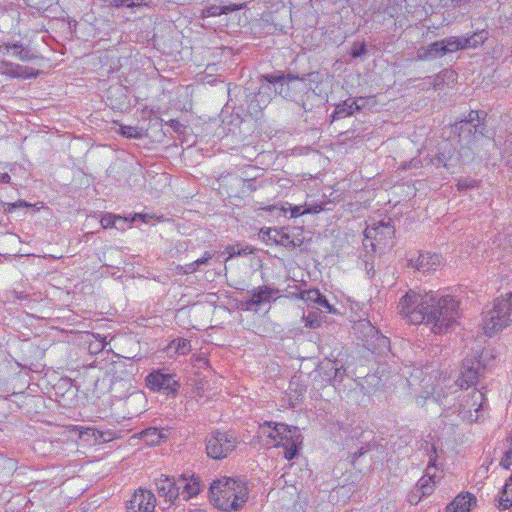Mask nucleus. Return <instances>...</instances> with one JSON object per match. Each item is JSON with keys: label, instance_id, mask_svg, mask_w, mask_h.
I'll use <instances>...</instances> for the list:
<instances>
[{"label": "nucleus", "instance_id": "nucleus-46", "mask_svg": "<svg viewBox=\"0 0 512 512\" xmlns=\"http://www.w3.org/2000/svg\"><path fill=\"white\" fill-rule=\"evenodd\" d=\"M291 217H298L305 214L302 206H292L290 207Z\"/></svg>", "mask_w": 512, "mask_h": 512}, {"label": "nucleus", "instance_id": "nucleus-5", "mask_svg": "<svg viewBox=\"0 0 512 512\" xmlns=\"http://www.w3.org/2000/svg\"><path fill=\"white\" fill-rule=\"evenodd\" d=\"M512 323V292L497 298L493 308L483 316V330L492 336Z\"/></svg>", "mask_w": 512, "mask_h": 512}, {"label": "nucleus", "instance_id": "nucleus-47", "mask_svg": "<svg viewBox=\"0 0 512 512\" xmlns=\"http://www.w3.org/2000/svg\"><path fill=\"white\" fill-rule=\"evenodd\" d=\"M198 269V265H196V260L192 263L186 264L183 267V272L185 274L194 273Z\"/></svg>", "mask_w": 512, "mask_h": 512}, {"label": "nucleus", "instance_id": "nucleus-37", "mask_svg": "<svg viewBox=\"0 0 512 512\" xmlns=\"http://www.w3.org/2000/svg\"><path fill=\"white\" fill-rule=\"evenodd\" d=\"M454 77V71L450 70V69H444L443 71H441L439 74L436 75V77L434 78V88H438L443 82L445 79H453Z\"/></svg>", "mask_w": 512, "mask_h": 512}, {"label": "nucleus", "instance_id": "nucleus-29", "mask_svg": "<svg viewBox=\"0 0 512 512\" xmlns=\"http://www.w3.org/2000/svg\"><path fill=\"white\" fill-rule=\"evenodd\" d=\"M238 7L234 6H220V5H211L202 11V17H215L222 14H227L229 12L237 10Z\"/></svg>", "mask_w": 512, "mask_h": 512}, {"label": "nucleus", "instance_id": "nucleus-22", "mask_svg": "<svg viewBox=\"0 0 512 512\" xmlns=\"http://www.w3.org/2000/svg\"><path fill=\"white\" fill-rule=\"evenodd\" d=\"M204 484L200 481L199 477L194 475L186 474V484L184 486V500H189L190 498L198 495L203 489Z\"/></svg>", "mask_w": 512, "mask_h": 512}, {"label": "nucleus", "instance_id": "nucleus-20", "mask_svg": "<svg viewBox=\"0 0 512 512\" xmlns=\"http://www.w3.org/2000/svg\"><path fill=\"white\" fill-rule=\"evenodd\" d=\"M1 49H5L6 52L13 50V56H15L17 59L23 62L31 61L34 58H36V56L31 52V50L24 47L20 42L14 44L2 43L0 44V50Z\"/></svg>", "mask_w": 512, "mask_h": 512}, {"label": "nucleus", "instance_id": "nucleus-52", "mask_svg": "<svg viewBox=\"0 0 512 512\" xmlns=\"http://www.w3.org/2000/svg\"><path fill=\"white\" fill-rule=\"evenodd\" d=\"M15 297L19 300H24L28 298L27 294H24L23 292H15Z\"/></svg>", "mask_w": 512, "mask_h": 512}, {"label": "nucleus", "instance_id": "nucleus-17", "mask_svg": "<svg viewBox=\"0 0 512 512\" xmlns=\"http://www.w3.org/2000/svg\"><path fill=\"white\" fill-rule=\"evenodd\" d=\"M175 477L161 475L156 479V488L160 497L173 503L177 500V491L175 490Z\"/></svg>", "mask_w": 512, "mask_h": 512}, {"label": "nucleus", "instance_id": "nucleus-21", "mask_svg": "<svg viewBox=\"0 0 512 512\" xmlns=\"http://www.w3.org/2000/svg\"><path fill=\"white\" fill-rule=\"evenodd\" d=\"M486 117V113L483 111H471L465 120L459 122L460 129L463 130L466 126H472L475 129V133L479 132L483 136L482 121Z\"/></svg>", "mask_w": 512, "mask_h": 512}, {"label": "nucleus", "instance_id": "nucleus-44", "mask_svg": "<svg viewBox=\"0 0 512 512\" xmlns=\"http://www.w3.org/2000/svg\"><path fill=\"white\" fill-rule=\"evenodd\" d=\"M213 256H214V253L206 251L201 258L196 260V265H198V267H199L201 265L207 264L208 261L210 259H212Z\"/></svg>", "mask_w": 512, "mask_h": 512}, {"label": "nucleus", "instance_id": "nucleus-38", "mask_svg": "<svg viewBox=\"0 0 512 512\" xmlns=\"http://www.w3.org/2000/svg\"><path fill=\"white\" fill-rule=\"evenodd\" d=\"M121 134L127 138H138L140 133L136 127L121 125Z\"/></svg>", "mask_w": 512, "mask_h": 512}, {"label": "nucleus", "instance_id": "nucleus-36", "mask_svg": "<svg viewBox=\"0 0 512 512\" xmlns=\"http://www.w3.org/2000/svg\"><path fill=\"white\" fill-rule=\"evenodd\" d=\"M226 252L229 255V258L239 256V255H248L252 253V250L248 247L240 248L239 245H228L226 247Z\"/></svg>", "mask_w": 512, "mask_h": 512}, {"label": "nucleus", "instance_id": "nucleus-14", "mask_svg": "<svg viewBox=\"0 0 512 512\" xmlns=\"http://www.w3.org/2000/svg\"><path fill=\"white\" fill-rule=\"evenodd\" d=\"M365 237L371 238L381 243L383 240H391L394 235V227L391 225V219L388 221L380 220L374 226H367L365 229Z\"/></svg>", "mask_w": 512, "mask_h": 512}, {"label": "nucleus", "instance_id": "nucleus-45", "mask_svg": "<svg viewBox=\"0 0 512 512\" xmlns=\"http://www.w3.org/2000/svg\"><path fill=\"white\" fill-rule=\"evenodd\" d=\"M323 210L322 204H316L311 206H306L304 209L305 214L308 213H318Z\"/></svg>", "mask_w": 512, "mask_h": 512}, {"label": "nucleus", "instance_id": "nucleus-50", "mask_svg": "<svg viewBox=\"0 0 512 512\" xmlns=\"http://www.w3.org/2000/svg\"><path fill=\"white\" fill-rule=\"evenodd\" d=\"M11 177L8 173H1L0 174V182L1 183H10Z\"/></svg>", "mask_w": 512, "mask_h": 512}, {"label": "nucleus", "instance_id": "nucleus-42", "mask_svg": "<svg viewBox=\"0 0 512 512\" xmlns=\"http://www.w3.org/2000/svg\"><path fill=\"white\" fill-rule=\"evenodd\" d=\"M366 46L364 43L362 44H359V45H354L352 50H351V56L353 58H358L362 55H364L366 53Z\"/></svg>", "mask_w": 512, "mask_h": 512}, {"label": "nucleus", "instance_id": "nucleus-2", "mask_svg": "<svg viewBox=\"0 0 512 512\" xmlns=\"http://www.w3.org/2000/svg\"><path fill=\"white\" fill-rule=\"evenodd\" d=\"M453 390L444 389L442 386H436L433 389V398L443 406V416L446 419H451L454 415L457 420L473 423L479 421L483 415L486 404V398L483 392L473 389L468 393H461L457 397H452L455 393Z\"/></svg>", "mask_w": 512, "mask_h": 512}, {"label": "nucleus", "instance_id": "nucleus-24", "mask_svg": "<svg viewBox=\"0 0 512 512\" xmlns=\"http://www.w3.org/2000/svg\"><path fill=\"white\" fill-rule=\"evenodd\" d=\"M443 44L442 40H440L430 44L427 48H421L418 51V59L424 60L445 55Z\"/></svg>", "mask_w": 512, "mask_h": 512}, {"label": "nucleus", "instance_id": "nucleus-48", "mask_svg": "<svg viewBox=\"0 0 512 512\" xmlns=\"http://www.w3.org/2000/svg\"><path fill=\"white\" fill-rule=\"evenodd\" d=\"M175 132H180L183 125L176 119H171L168 123H167Z\"/></svg>", "mask_w": 512, "mask_h": 512}, {"label": "nucleus", "instance_id": "nucleus-51", "mask_svg": "<svg viewBox=\"0 0 512 512\" xmlns=\"http://www.w3.org/2000/svg\"><path fill=\"white\" fill-rule=\"evenodd\" d=\"M16 208L31 207L32 205L24 200H18L15 202Z\"/></svg>", "mask_w": 512, "mask_h": 512}, {"label": "nucleus", "instance_id": "nucleus-10", "mask_svg": "<svg viewBox=\"0 0 512 512\" xmlns=\"http://www.w3.org/2000/svg\"><path fill=\"white\" fill-rule=\"evenodd\" d=\"M262 239L288 249H295L303 244V239L290 234L287 228H262L260 230Z\"/></svg>", "mask_w": 512, "mask_h": 512}, {"label": "nucleus", "instance_id": "nucleus-54", "mask_svg": "<svg viewBox=\"0 0 512 512\" xmlns=\"http://www.w3.org/2000/svg\"><path fill=\"white\" fill-rule=\"evenodd\" d=\"M340 375H341L340 369L337 368L336 372H335V377H339Z\"/></svg>", "mask_w": 512, "mask_h": 512}, {"label": "nucleus", "instance_id": "nucleus-43", "mask_svg": "<svg viewBox=\"0 0 512 512\" xmlns=\"http://www.w3.org/2000/svg\"><path fill=\"white\" fill-rule=\"evenodd\" d=\"M505 153L507 154V161L512 162V133L506 139Z\"/></svg>", "mask_w": 512, "mask_h": 512}, {"label": "nucleus", "instance_id": "nucleus-27", "mask_svg": "<svg viewBox=\"0 0 512 512\" xmlns=\"http://www.w3.org/2000/svg\"><path fill=\"white\" fill-rule=\"evenodd\" d=\"M512 506V475L504 485L498 500V508L506 510Z\"/></svg>", "mask_w": 512, "mask_h": 512}, {"label": "nucleus", "instance_id": "nucleus-18", "mask_svg": "<svg viewBox=\"0 0 512 512\" xmlns=\"http://www.w3.org/2000/svg\"><path fill=\"white\" fill-rule=\"evenodd\" d=\"M432 468H435V465L430 463L426 468L425 475L422 476L416 484V490L420 492L422 496L430 495L433 491L435 483L440 478V476H437L436 473L430 472Z\"/></svg>", "mask_w": 512, "mask_h": 512}, {"label": "nucleus", "instance_id": "nucleus-55", "mask_svg": "<svg viewBox=\"0 0 512 512\" xmlns=\"http://www.w3.org/2000/svg\"><path fill=\"white\" fill-rule=\"evenodd\" d=\"M359 324H360L361 326H365L366 324H367V325H369V322H365V323H364V322H360Z\"/></svg>", "mask_w": 512, "mask_h": 512}, {"label": "nucleus", "instance_id": "nucleus-49", "mask_svg": "<svg viewBox=\"0 0 512 512\" xmlns=\"http://www.w3.org/2000/svg\"><path fill=\"white\" fill-rule=\"evenodd\" d=\"M16 208V204L15 202L14 203H7L5 206H4V211L6 213H12Z\"/></svg>", "mask_w": 512, "mask_h": 512}, {"label": "nucleus", "instance_id": "nucleus-26", "mask_svg": "<svg viewBox=\"0 0 512 512\" xmlns=\"http://www.w3.org/2000/svg\"><path fill=\"white\" fill-rule=\"evenodd\" d=\"M140 439H142L147 445L155 446L161 442L164 438L163 433L156 427H149L142 430L139 433Z\"/></svg>", "mask_w": 512, "mask_h": 512}, {"label": "nucleus", "instance_id": "nucleus-15", "mask_svg": "<svg viewBox=\"0 0 512 512\" xmlns=\"http://www.w3.org/2000/svg\"><path fill=\"white\" fill-rule=\"evenodd\" d=\"M148 218H150V216L147 214H135L131 219H128L126 217L107 213L101 217L100 223L104 229L115 227L117 229L124 230V225L128 222L132 223L137 219H141L143 222H147Z\"/></svg>", "mask_w": 512, "mask_h": 512}, {"label": "nucleus", "instance_id": "nucleus-9", "mask_svg": "<svg viewBox=\"0 0 512 512\" xmlns=\"http://www.w3.org/2000/svg\"><path fill=\"white\" fill-rule=\"evenodd\" d=\"M218 180L220 188L225 189L229 197L245 195L257 189L254 179H244L234 174L221 175Z\"/></svg>", "mask_w": 512, "mask_h": 512}, {"label": "nucleus", "instance_id": "nucleus-11", "mask_svg": "<svg viewBox=\"0 0 512 512\" xmlns=\"http://www.w3.org/2000/svg\"><path fill=\"white\" fill-rule=\"evenodd\" d=\"M155 503V495L150 490L139 489L128 502L127 512H153Z\"/></svg>", "mask_w": 512, "mask_h": 512}, {"label": "nucleus", "instance_id": "nucleus-25", "mask_svg": "<svg viewBox=\"0 0 512 512\" xmlns=\"http://www.w3.org/2000/svg\"><path fill=\"white\" fill-rule=\"evenodd\" d=\"M360 109L357 101L355 99L349 98L345 100L342 104L336 106L334 110V118H343L353 114L354 111Z\"/></svg>", "mask_w": 512, "mask_h": 512}, {"label": "nucleus", "instance_id": "nucleus-8", "mask_svg": "<svg viewBox=\"0 0 512 512\" xmlns=\"http://www.w3.org/2000/svg\"><path fill=\"white\" fill-rule=\"evenodd\" d=\"M480 369L481 364L479 360L465 359L462 364L461 374L456 381L450 384V380L443 379L437 386H442L447 390H453L451 393H457L458 388H469L477 383Z\"/></svg>", "mask_w": 512, "mask_h": 512}, {"label": "nucleus", "instance_id": "nucleus-6", "mask_svg": "<svg viewBox=\"0 0 512 512\" xmlns=\"http://www.w3.org/2000/svg\"><path fill=\"white\" fill-rule=\"evenodd\" d=\"M237 445V438L230 432L215 430L206 437V453L215 460L226 458Z\"/></svg>", "mask_w": 512, "mask_h": 512}, {"label": "nucleus", "instance_id": "nucleus-34", "mask_svg": "<svg viewBox=\"0 0 512 512\" xmlns=\"http://www.w3.org/2000/svg\"><path fill=\"white\" fill-rule=\"evenodd\" d=\"M451 159L450 150L448 152H440L436 157L431 159V163L436 167H448V161Z\"/></svg>", "mask_w": 512, "mask_h": 512}, {"label": "nucleus", "instance_id": "nucleus-3", "mask_svg": "<svg viewBox=\"0 0 512 512\" xmlns=\"http://www.w3.org/2000/svg\"><path fill=\"white\" fill-rule=\"evenodd\" d=\"M211 502L220 510L230 512L240 509L248 499L246 485L232 478L214 480L209 488Z\"/></svg>", "mask_w": 512, "mask_h": 512}, {"label": "nucleus", "instance_id": "nucleus-40", "mask_svg": "<svg viewBox=\"0 0 512 512\" xmlns=\"http://www.w3.org/2000/svg\"><path fill=\"white\" fill-rule=\"evenodd\" d=\"M320 308H324L328 313L335 312L334 307L329 304L328 300L324 295H321V299H319V301H317L316 303V311H318Z\"/></svg>", "mask_w": 512, "mask_h": 512}, {"label": "nucleus", "instance_id": "nucleus-13", "mask_svg": "<svg viewBox=\"0 0 512 512\" xmlns=\"http://www.w3.org/2000/svg\"><path fill=\"white\" fill-rule=\"evenodd\" d=\"M441 256L438 254L419 253L417 257L409 259V266L426 273L435 270L441 264Z\"/></svg>", "mask_w": 512, "mask_h": 512}, {"label": "nucleus", "instance_id": "nucleus-39", "mask_svg": "<svg viewBox=\"0 0 512 512\" xmlns=\"http://www.w3.org/2000/svg\"><path fill=\"white\" fill-rule=\"evenodd\" d=\"M175 490L177 491V499L180 495L184 497V486L186 484V474H182L179 477H175Z\"/></svg>", "mask_w": 512, "mask_h": 512}, {"label": "nucleus", "instance_id": "nucleus-4", "mask_svg": "<svg viewBox=\"0 0 512 512\" xmlns=\"http://www.w3.org/2000/svg\"><path fill=\"white\" fill-rule=\"evenodd\" d=\"M259 433L268 439L267 444L284 448V457L294 459L298 454V446L302 437L297 427H290L284 423L264 422L260 425Z\"/></svg>", "mask_w": 512, "mask_h": 512}, {"label": "nucleus", "instance_id": "nucleus-28", "mask_svg": "<svg viewBox=\"0 0 512 512\" xmlns=\"http://www.w3.org/2000/svg\"><path fill=\"white\" fill-rule=\"evenodd\" d=\"M173 351L176 354L186 355L191 351V343L188 339L177 338L167 346V352Z\"/></svg>", "mask_w": 512, "mask_h": 512}, {"label": "nucleus", "instance_id": "nucleus-35", "mask_svg": "<svg viewBox=\"0 0 512 512\" xmlns=\"http://www.w3.org/2000/svg\"><path fill=\"white\" fill-rule=\"evenodd\" d=\"M111 5L115 8L125 6L127 8H134L143 6V0H112Z\"/></svg>", "mask_w": 512, "mask_h": 512}, {"label": "nucleus", "instance_id": "nucleus-16", "mask_svg": "<svg viewBox=\"0 0 512 512\" xmlns=\"http://www.w3.org/2000/svg\"><path fill=\"white\" fill-rule=\"evenodd\" d=\"M278 290L273 289L268 286H260L251 291V296L248 300H246L245 305L247 310H251L254 307H258L261 304L270 302L271 298L274 294H276Z\"/></svg>", "mask_w": 512, "mask_h": 512}, {"label": "nucleus", "instance_id": "nucleus-1", "mask_svg": "<svg viewBox=\"0 0 512 512\" xmlns=\"http://www.w3.org/2000/svg\"><path fill=\"white\" fill-rule=\"evenodd\" d=\"M398 314L409 323L424 324L434 334H444L460 317V303L451 295L410 289L397 305Z\"/></svg>", "mask_w": 512, "mask_h": 512}, {"label": "nucleus", "instance_id": "nucleus-23", "mask_svg": "<svg viewBox=\"0 0 512 512\" xmlns=\"http://www.w3.org/2000/svg\"><path fill=\"white\" fill-rule=\"evenodd\" d=\"M442 42L443 47L445 49V54L452 53L461 49H466L471 46V38H457V37H449L443 39Z\"/></svg>", "mask_w": 512, "mask_h": 512}, {"label": "nucleus", "instance_id": "nucleus-53", "mask_svg": "<svg viewBox=\"0 0 512 512\" xmlns=\"http://www.w3.org/2000/svg\"><path fill=\"white\" fill-rule=\"evenodd\" d=\"M409 502H410L411 504H417V503H418V500H417V499H415V497H412V496H411V497L409 498Z\"/></svg>", "mask_w": 512, "mask_h": 512}, {"label": "nucleus", "instance_id": "nucleus-12", "mask_svg": "<svg viewBox=\"0 0 512 512\" xmlns=\"http://www.w3.org/2000/svg\"><path fill=\"white\" fill-rule=\"evenodd\" d=\"M147 386L154 391L165 390L167 392H176L179 385L175 376L162 371H155L146 377Z\"/></svg>", "mask_w": 512, "mask_h": 512}, {"label": "nucleus", "instance_id": "nucleus-30", "mask_svg": "<svg viewBox=\"0 0 512 512\" xmlns=\"http://www.w3.org/2000/svg\"><path fill=\"white\" fill-rule=\"evenodd\" d=\"M7 73L13 77H30L32 74L29 73V68L14 64L12 62H6Z\"/></svg>", "mask_w": 512, "mask_h": 512}, {"label": "nucleus", "instance_id": "nucleus-33", "mask_svg": "<svg viewBox=\"0 0 512 512\" xmlns=\"http://www.w3.org/2000/svg\"><path fill=\"white\" fill-rule=\"evenodd\" d=\"M500 465L507 470L512 466V436L507 439V449L503 454Z\"/></svg>", "mask_w": 512, "mask_h": 512}, {"label": "nucleus", "instance_id": "nucleus-7", "mask_svg": "<svg viewBox=\"0 0 512 512\" xmlns=\"http://www.w3.org/2000/svg\"><path fill=\"white\" fill-rule=\"evenodd\" d=\"M262 81H266V84H262L257 93V101L262 102L265 106L269 102L271 91V84L274 85V92L282 95L284 98L289 96V84L298 81L299 77L291 74L284 75H263Z\"/></svg>", "mask_w": 512, "mask_h": 512}, {"label": "nucleus", "instance_id": "nucleus-31", "mask_svg": "<svg viewBox=\"0 0 512 512\" xmlns=\"http://www.w3.org/2000/svg\"><path fill=\"white\" fill-rule=\"evenodd\" d=\"M303 319L306 327L316 329L322 322L321 311H311L306 316H303Z\"/></svg>", "mask_w": 512, "mask_h": 512}, {"label": "nucleus", "instance_id": "nucleus-19", "mask_svg": "<svg viewBox=\"0 0 512 512\" xmlns=\"http://www.w3.org/2000/svg\"><path fill=\"white\" fill-rule=\"evenodd\" d=\"M476 503L472 494L458 495L446 508V512H469L471 506Z\"/></svg>", "mask_w": 512, "mask_h": 512}, {"label": "nucleus", "instance_id": "nucleus-41", "mask_svg": "<svg viewBox=\"0 0 512 512\" xmlns=\"http://www.w3.org/2000/svg\"><path fill=\"white\" fill-rule=\"evenodd\" d=\"M476 186V181L469 178H462L458 180L457 187L458 190H466L470 188H474Z\"/></svg>", "mask_w": 512, "mask_h": 512}, {"label": "nucleus", "instance_id": "nucleus-32", "mask_svg": "<svg viewBox=\"0 0 512 512\" xmlns=\"http://www.w3.org/2000/svg\"><path fill=\"white\" fill-rule=\"evenodd\" d=\"M321 293L318 289L304 290L300 293V298L309 305H316L317 301L321 299Z\"/></svg>", "mask_w": 512, "mask_h": 512}]
</instances>
